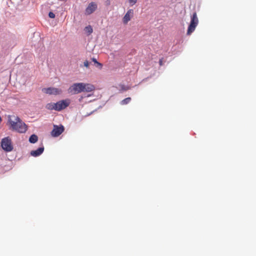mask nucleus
<instances>
[{
	"label": "nucleus",
	"instance_id": "1",
	"mask_svg": "<svg viewBox=\"0 0 256 256\" xmlns=\"http://www.w3.org/2000/svg\"><path fill=\"white\" fill-rule=\"evenodd\" d=\"M8 122L10 128L20 133H24L27 130L26 125L16 116H12L8 117Z\"/></svg>",
	"mask_w": 256,
	"mask_h": 256
},
{
	"label": "nucleus",
	"instance_id": "2",
	"mask_svg": "<svg viewBox=\"0 0 256 256\" xmlns=\"http://www.w3.org/2000/svg\"><path fill=\"white\" fill-rule=\"evenodd\" d=\"M198 22L196 13L194 12L192 17L190 24L188 27L187 34L190 35L194 30Z\"/></svg>",
	"mask_w": 256,
	"mask_h": 256
},
{
	"label": "nucleus",
	"instance_id": "3",
	"mask_svg": "<svg viewBox=\"0 0 256 256\" xmlns=\"http://www.w3.org/2000/svg\"><path fill=\"white\" fill-rule=\"evenodd\" d=\"M82 92V82L74 84L68 89V92L70 94H77Z\"/></svg>",
	"mask_w": 256,
	"mask_h": 256
},
{
	"label": "nucleus",
	"instance_id": "4",
	"mask_svg": "<svg viewBox=\"0 0 256 256\" xmlns=\"http://www.w3.org/2000/svg\"><path fill=\"white\" fill-rule=\"evenodd\" d=\"M70 102L71 100L69 98H66L65 100H59L56 102V110L60 111L65 109L69 106Z\"/></svg>",
	"mask_w": 256,
	"mask_h": 256
},
{
	"label": "nucleus",
	"instance_id": "5",
	"mask_svg": "<svg viewBox=\"0 0 256 256\" xmlns=\"http://www.w3.org/2000/svg\"><path fill=\"white\" fill-rule=\"evenodd\" d=\"M2 148L6 152H10L13 148L11 140L8 137L3 138L1 142Z\"/></svg>",
	"mask_w": 256,
	"mask_h": 256
},
{
	"label": "nucleus",
	"instance_id": "6",
	"mask_svg": "<svg viewBox=\"0 0 256 256\" xmlns=\"http://www.w3.org/2000/svg\"><path fill=\"white\" fill-rule=\"evenodd\" d=\"M42 90L45 94L50 95H59L62 92V90L60 88L54 87L44 88L42 89Z\"/></svg>",
	"mask_w": 256,
	"mask_h": 256
},
{
	"label": "nucleus",
	"instance_id": "7",
	"mask_svg": "<svg viewBox=\"0 0 256 256\" xmlns=\"http://www.w3.org/2000/svg\"><path fill=\"white\" fill-rule=\"evenodd\" d=\"M64 128L63 126L54 125V128L50 132L51 136L53 137H58L64 132Z\"/></svg>",
	"mask_w": 256,
	"mask_h": 256
},
{
	"label": "nucleus",
	"instance_id": "8",
	"mask_svg": "<svg viewBox=\"0 0 256 256\" xmlns=\"http://www.w3.org/2000/svg\"><path fill=\"white\" fill-rule=\"evenodd\" d=\"M97 8V4L94 2H90L86 9V14L89 15L94 12Z\"/></svg>",
	"mask_w": 256,
	"mask_h": 256
},
{
	"label": "nucleus",
	"instance_id": "9",
	"mask_svg": "<svg viewBox=\"0 0 256 256\" xmlns=\"http://www.w3.org/2000/svg\"><path fill=\"white\" fill-rule=\"evenodd\" d=\"M134 11L132 10H129L123 18V22L126 24L133 16Z\"/></svg>",
	"mask_w": 256,
	"mask_h": 256
},
{
	"label": "nucleus",
	"instance_id": "10",
	"mask_svg": "<svg viewBox=\"0 0 256 256\" xmlns=\"http://www.w3.org/2000/svg\"><path fill=\"white\" fill-rule=\"evenodd\" d=\"M82 89L83 92H91L94 90L95 87L92 84L82 82Z\"/></svg>",
	"mask_w": 256,
	"mask_h": 256
},
{
	"label": "nucleus",
	"instance_id": "11",
	"mask_svg": "<svg viewBox=\"0 0 256 256\" xmlns=\"http://www.w3.org/2000/svg\"><path fill=\"white\" fill-rule=\"evenodd\" d=\"M44 150V148L40 147L38 148L36 150L31 151L30 154L33 156H38L43 152Z\"/></svg>",
	"mask_w": 256,
	"mask_h": 256
},
{
	"label": "nucleus",
	"instance_id": "12",
	"mask_svg": "<svg viewBox=\"0 0 256 256\" xmlns=\"http://www.w3.org/2000/svg\"><path fill=\"white\" fill-rule=\"evenodd\" d=\"M56 103L54 102H50L48 104L46 108V109L48 110H56Z\"/></svg>",
	"mask_w": 256,
	"mask_h": 256
},
{
	"label": "nucleus",
	"instance_id": "13",
	"mask_svg": "<svg viewBox=\"0 0 256 256\" xmlns=\"http://www.w3.org/2000/svg\"><path fill=\"white\" fill-rule=\"evenodd\" d=\"M38 140V137L36 135L34 134H32L29 138V142L30 143L34 144L36 143Z\"/></svg>",
	"mask_w": 256,
	"mask_h": 256
},
{
	"label": "nucleus",
	"instance_id": "14",
	"mask_svg": "<svg viewBox=\"0 0 256 256\" xmlns=\"http://www.w3.org/2000/svg\"><path fill=\"white\" fill-rule=\"evenodd\" d=\"M84 30L88 35L90 34L93 32L92 28L90 26H86Z\"/></svg>",
	"mask_w": 256,
	"mask_h": 256
},
{
	"label": "nucleus",
	"instance_id": "15",
	"mask_svg": "<svg viewBox=\"0 0 256 256\" xmlns=\"http://www.w3.org/2000/svg\"><path fill=\"white\" fill-rule=\"evenodd\" d=\"M130 100H131L130 98L128 97V98H126L121 101L120 104L122 105L126 104H128L130 102Z\"/></svg>",
	"mask_w": 256,
	"mask_h": 256
},
{
	"label": "nucleus",
	"instance_id": "16",
	"mask_svg": "<svg viewBox=\"0 0 256 256\" xmlns=\"http://www.w3.org/2000/svg\"><path fill=\"white\" fill-rule=\"evenodd\" d=\"M92 60L96 64L97 66H99L100 68H102V64L98 62L95 58H92Z\"/></svg>",
	"mask_w": 256,
	"mask_h": 256
},
{
	"label": "nucleus",
	"instance_id": "17",
	"mask_svg": "<svg viewBox=\"0 0 256 256\" xmlns=\"http://www.w3.org/2000/svg\"><path fill=\"white\" fill-rule=\"evenodd\" d=\"M48 16L50 18H55V14L52 12H50L48 14Z\"/></svg>",
	"mask_w": 256,
	"mask_h": 256
},
{
	"label": "nucleus",
	"instance_id": "18",
	"mask_svg": "<svg viewBox=\"0 0 256 256\" xmlns=\"http://www.w3.org/2000/svg\"><path fill=\"white\" fill-rule=\"evenodd\" d=\"M89 62L88 61V60H86L84 62V66H86V68H88L89 66Z\"/></svg>",
	"mask_w": 256,
	"mask_h": 256
},
{
	"label": "nucleus",
	"instance_id": "19",
	"mask_svg": "<svg viewBox=\"0 0 256 256\" xmlns=\"http://www.w3.org/2000/svg\"><path fill=\"white\" fill-rule=\"evenodd\" d=\"M121 88L122 90H128V87H126L124 86V85H122L121 86Z\"/></svg>",
	"mask_w": 256,
	"mask_h": 256
},
{
	"label": "nucleus",
	"instance_id": "20",
	"mask_svg": "<svg viewBox=\"0 0 256 256\" xmlns=\"http://www.w3.org/2000/svg\"><path fill=\"white\" fill-rule=\"evenodd\" d=\"M137 2V0H129V2L130 3L133 5L134 4H135Z\"/></svg>",
	"mask_w": 256,
	"mask_h": 256
},
{
	"label": "nucleus",
	"instance_id": "21",
	"mask_svg": "<svg viewBox=\"0 0 256 256\" xmlns=\"http://www.w3.org/2000/svg\"><path fill=\"white\" fill-rule=\"evenodd\" d=\"M159 63H160V66H162V59L160 60Z\"/></svg>",
	"mask_w": 256,
	"mask_h": 256
}]
</instances>
